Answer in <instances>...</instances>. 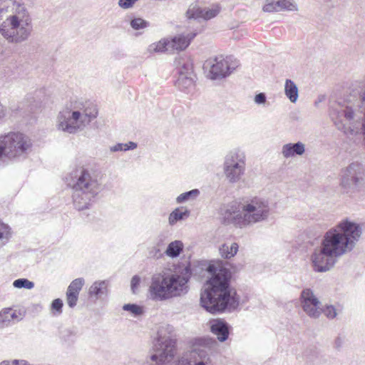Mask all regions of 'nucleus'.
Listing matches in <instances>:
<instances>
[{
  "mask_svg": "<svg viewBox=\"0 0 365 365\" xmlns=\"http://www.w3.org/2000/svg\"><path fill=\"white\" fill-rule=\"evenodd\" d=\"M212 277L207 282L208 287L200 294V304L208 312L217 314L232 312L240 305V297L230 287L232 273L225 267L217 269L214 265L207 267Z\"/></svg>",
  "mask_w": 365,
  "mask_h": 365,
  "instance_id": "f257e3e1",
  "label": "nucleus"
},
{
  "mask_svg": "<svg viewBox=\"0 0 365 365\" xmlns=\"http://www.w3.org/2000/svg\"><path fill=\"white\" fill-rule=\"evenodd\" d=\"M362 234L359 224L348 218L340 221L329 230L322 240L325 250L333 253L337 258L351 252L356 246Z\"/></svg>",
  "mask_w": 365,
  "mask_h": 365,
  "instance_id": "f03ea898",
  "label": "nucleus"
},
{
  "mask_svg": "<svg viewBox=\"0 0 365 365\" xmlns=\"http://www.w3.org/2000/svg\"><path fill=\"white\" fill-rule=\"evenodd\" d=\"M68 185L73 189V202L78 210L88 209L91 200L99 192L96 176L84 168H79L69 175Z\"/></svg>",
  "mask_w": 365,
  "mask_h": 365,
  "instance_id": "7ed1b4c3",
  "label": "nucleus"
},
{
  "mask_svg": "<svg viewBox=\"0 0 365 365\" xmlns=\"http://www.w3.org/2000/svg\"><path fill=\"white\" fill-rule=\"evenodd\" d=\"M31 21L26 6L20 3H14L13 14L0 25V34L10 43H21L26 41L31 34Z\"/></svg>",
  "mask_w": 365,
  "mask_h": 365,
  "instance_id": "20e7f679",
  "label": "nucleus"
},
{
  "mask_svg": "<svg viewBox=\"0 0 365 365\" xmlns=\"http://www.w3.org/2000/svg\"><path fill=\"white\" fill-rule=\"evenodd\" d=\"M189 279V276L178 274L168 276L154 275L149 288L151 299L155 301H164L187 293Z\"/></svg>",
  "mask_w": 365,
  "mask_h": 365,
  "instance_id": "39448f33",
  "label": "nucleus"
},
{
  "mask_svg": "<svg viewBox=\"0 0 365 365\" xmlns=\"http://www.w3.org/2000/svg\"><path fill=\"white\" fill-rule=\"evenodd\" d=\"M154 354L150 359L157 365H173L177 354V341L173 334V327L169 324L160 326L153 341Z\"/></svg>",
  "mask_w": 365,
  "mask_h": 365,
  "instance_id": "423d86ee",
  "label": "nucleus"
},
{
  "mask_svg": "<svg viewBox=\"0 0 365 365\" xmlns=\"http://www.w3.org/2000/svg\"><path fill=\"white\" fill-rule=\"evenodd\" d=\"M96 115V108L88 112L83 103L75 102L72 108H66L58 113L56 126L60 130L74 134L82 129L85 122H89Z\"/></svg>",
  "mask_w": 365,
  "mask_h": 365,
  "instance_id": "0eeeda50",
  "label": "nucleus"
},
{
  "mask_svg": "<svg viewBox=\"0 0 365 365\" xmlns=\"http://www.w3.org/2000/svg\"><path fill=\"white\" fill-rule=\"evenodd\" d=\"M31 145V139L21 133L0 135V161L25 158Z\"/></svg>",
  "mask_w": 365,
  "mask_h": 365,
  "instance_id": "6e6552de",
  "label": "nucleus"
},
{
  "mask_svg": "<svg viewBox=\"0 0 365 365\" xmlns=\"http://www.w3.org/2000/svg\"><path fill=\"white\" fill-rule=\"evenodd\" d=\"M242 215L235 218L238 227H242L266 220L270 212L268 200L255 197L242 205Z\"/></svg>",
  "mask_w": 365,
  "mask_h": 365,
  "instance_id": "1a4fd4ad",
  "label": "nucleus"
},
{
  "mask_svg": "<svg viewBox=\"0 0 365 365\" xmlns=\"http://www.w3.org/2000/svg\"><path fill=\"white\" fill-rule=\"evenodd\" d=\"M340 185L346 194L351 195L365 188V168L362 163L353 162L344 170Z\"/></svg>",
  "mask_w": 365,
  "mask_h": 365,
  "instance_id": "9d476101",
  "label": "nucleus"
},
{
  "mask_svg": "<svg viewBox=\"0 0 365 365\" xmlns=\"http://www.w3.org/2000/svg\"><path fill=\"white\" fill-rule=\"evenodd\" d=\"M245 156L240 150L230 152L225 157L224 170L231 182H237L245 171Z\"/></svg>",
  "mask_w": 365,
  "mask_h": 365,
  "instance_id": "9b49d317",
  "label": "nucleus"
},
{
  "mask_svg": "<svg viewBox=\"0 0 365 365\" xmlns=\"http://www.w3.org/2000/svg\"><path fill=\"white\" fill-rule=\"evenodd\" d=\"M206 65L210 67V76L212 80L230 76L238 66L237 62H232V56L223 58L222 56L207 60Z\"/></svg>",
  "mask_w": 365,
  "mask_h": 365,
  "instance_id": "f8f14e48",
  "label": "nucleus"
},
{
  "mask_svg": "<svg viewBox=\"0 0 365 365\" xmlns=\"http://www.w3.org/2000/svg\"><path fill=\"white\" fill-rule=\"evenodd\" d=\"M337 257L333 253H329L325 250L324 245H321L314 249L311 260L313 269L317 272H326L329 271L336 263Z\"/></svg>",
  "mask_w": 365,
  "mask_h": 365,
  "instance_id": "ddd939ff",
  "label": "nucleus"
},
{
  "mask_svg": "<svg viewBox=\"0 0 365 365\" xmlns=\"http://www.w3.org/2000/svg\"><path fill=\"white\" fill-rule=\"evenodd\" d=\"M301 305L304 312L312 318L319 317L322 310L319 308L320 302L310 289H304L300 294Z\"/></svg>",
  "mask_w": 365,
  "mask_h": 365,
  "instance_id": "4468645a",
  "label": "nucleus"
},
{
  "mask_svg": "<svg viewBox=\"0 0 365 365\" xmlns=\"http://www.w3.org/2000/svg\"><path fill=\"white\" fill-rule=\"evenodd\" d=\"M195 341L198 346L195 347L191 351L190 359L212 364L208 349H210L214 345L217 344L215 339L200 338Z\"/></svg>",
  "mask_w": 365,
  "mask_h": 365,
  "instance_id": "2eb2a0df",
  "label": "nucleus"
},
{
  "mask_svg": "<svg viewBox=\"0 0 365 365\" xmlns=\"http://www.w3.org/2000/svg\"><path fill=\"white\" fill-rule=\"evenodd\" d=\"M220 11V7L218 5H215L211 9H202L196 4H192L189 6L186 16L189 19H203L204 20H210L215 17Z\"/></svg>",
  "mask_w": 365,
  "mask_h": 365,
  "instance_id": "dca6fc26",
  "label": "nucleus"
},
{
  "mask_svg": "<svg viewBox=\"0 0 365 365\" xmlns=\"http://www.w3.org/2000/svg\"><path fill=\"white\" fill-rule=\"evenodd\" d=\"M197 33L190 32L181 34L169 38L170 53L184 51L190 44L192 40L196 36Z\"/></svg>",
  "mask_w": 365,
  "mask_h": 365,
  "instance_id": "f3484780",
  "label": "nucleus"
},
{
  "mask_svg": "<svg viewBox=\"0 0 365 365\" xmlns=\"http://www.w3.org/2000/svg\"><path fill=\"white\" fill-rule=\"evenodd\" d=\"M220 214L222 217L225 224L232 223L238 226L235 218L239 215H242V212H240L239 206L236 202H231L223 205L220 209Z\"/></svg>",
  "mask_w": 365,
  "mask_h": 365,
  "instance_id": "a211bd4d",
  "label": "nucleus"
},
{
  "mask_svg": "<svg viewBox=\"0 0 365 365\" xmlns=\"http://www.w3.org/2000/svg\"><path fill=\"white\" fill-rule=\"evenodd\" d=\"M108 280L95 281L88 289V297L95 300L106 297L108 294Z\"/></svg>",
  "mask_w": 365,
  "mask_h": 365,
  "instance_id": "6ab92c4d",
  "label": "nucleus"
},
{
  "mask_svg": "<svg viewBox=\"0 0 365 365\" xmlns=\"http://www.w3.org/2000/svg\"><path fill=\"white\" fill-rule=\"evenodd\" d=\"M230 325L222 319L214 320L210 326L211 331L217 336V339L221 341H225L229 336Z\"/></svg>",
  "mask_w": 365,
  "mask_h": 365,
  "instance_id": "aec40b11",
  "label": "nucleus"
},
{
  "mask_svg": "<svg viewBox=\"0 0 365 365\" xmlns=\"http://www.w3.org/2000/svg\"><path fill=\"white\" fill-rule=\"evenodd\" d=\"M305 152V145L302 142L284 144L282 148L284 158H289L295 155H302Z\"/></svg>",
  "mask_w": 365,
  "mask_h": 365,
  "instance_id": "412c9836",
  "label": "nucleus"
},
{
  "mask_svg": "<svg viewBox=\"0 0 365 365\" xmlns=\"http://www.w3.org/2000/svg\"><path fill=\"white\" fill-rule=\"evenodd\" d=\"M284 93L292 103H296L299 97L297 84L291 79H287L284 83Z\"/></svg>",
  "mask_w": 365,
  "mask_h": 365,
  "instance_id": "4be33fe9",
  "label": "nucleus"
},
{
  "mask_svg": "<svg viewBox=\"0 0 365 365\" xmlns=\"http://www.w3.org/2000/svg\"><path fill=\"white\" fill-rule=\"evenodd\" d=\"M15 311L11 308H4L0 312V329H4L10 324L11 320L17 319Z\"/></svg>",
  "mask_w": 365,
  "mask_h": 365,
  "instance_id": "5701e85b",
  "label": "nucleus"
},
{
  "mask_svg": "<svg viewBox=\"0 0 365 365\" xmlns=\"http://www.w3.org/2000/svg\"><path fill=\"white\" fill-rule=\"evenodd\" d=\"M238 244L232 242L231 245L223 244L219 249L220 254L225 259H230L234 257L238 251Z\"/></svg>",
  "mask_w": 365,
  "mask_h": 365,
  "instance_id": "b1692460",
  "label": "nucleus"
},
{
  "mask_svg": "<svg viewBox=\"0 0 365 365\" xmlns=\"http://www.w3.org/2000/svg\"><path fill=\"white\" fill-rule=\"evenodd\" d=\"M195 76H188L187 74L180 73L176 81V86L179 89L185 91L194 86Z\"/></svg>",
  "mask_w": 365,
  "mask_h": 365,
  "instance_id": "393cba45",
  "label": "nucleus"
},
{
  "mask_svg": "<svg viewBox=\"0 0 365 365\" xmlns=\"http://www.w3.org/2000/svg\"><path fill=\"white\" fill-rule=\"evenodd\" d=\"M182 250L183 243L180 240H175L168 245L165 253L170 257L175 258L180 256Z\"/></svg>",
  "mask_w": 365,
  "mask_h": 365,
  "instance_id": "a878e982",
  "label": "nucleus"
},
{
  "mask_svg": "<svg viewBox=\"0 0 365 365\" xmlns=\"http://www.w3.org/2000/svg\"><path fill=\"white\" fill-rule=\"evenodd\" d=\"M190 210L185 209L182 211L180 208H175L169 215L168 222L170 225H175L177 222L184 220L190 216Z\"/></svg>",
  "mask_w": 365,
  "mask_h": 365,
  "instance_id": "bb28decb",
  "label": "nucleus"
},
{
  "mask_svg": "<svg viewBox=\"0 0 365 365\" xmlns=\"http://www.w3.org/2000/svg\"><path fill=\"white\" fill-rule=\"evenodd\" d=\"M200 192L198 189H192L178 195L176 198V202L181 204L190 200H194L200 195Z\"/></svg>",
  "mask_w": 365,
  "mask_h": 365,
  "instance_id": "cd10ccee",
  "label": "nucleus"
},
{
  "mask_svg": "<svg viewBox=\"0 0 365 365\" xmlns=\"http://www.w3.org/2000/svg\"><path fill=\"white\" fill-rule=\"evenodd\" d=\"M12 235L11 227L0 220V243L6 245Z\"/></svg>",
  "mask_w": 365,
  "mask_h": 365,
  "instance_id": "c85d7f7f",
  "label": "nucleus"
},
{
  "mask_svg": "<svg viewBox=\"0 0 365 365\" xmlns=\"http://www.w3.org/2000/svg\"><path fill=\"white\" fill-rule=\"evenodd\" d=\"M169 38H165L159 41L157 43H153L149 46V51L154 52H170Z\"/></svg>",
  "mask_w": 365,
  "mask_h": 365,
  "instance_id": "c756f323",
  "label": "nucleus"
},
{
  "mask_svg": "<svg viewBox=\"0 0 365 365\" xmlns=\"http://www.w3.org/2000/svg\"><path fill=\"white\" fill-rule=\"evenodd\" d=\"M85 281L83 278H77L73 280L68 287L66 292H71L72 294L79 295Z\"/></svg>",
  "mask_w": 365,
  "mask_h": 365,
  "instance_id": "7c9ffc66",
  "label": "nucleus"
},
{
  "mask_svg": "<svg viewBox=\"0 0 365 365\" xmlns=\"http://www.w3.org/2000/svg\"><path fill=\"white\" fill-rule=\"evenodd\" d=\"M13 286L18 289L25 288L31 289L34 287V283L26 278H20L14 281Z\"/></svg>",
  "mask_w": 365,
  "mask_h": 365,
  "instance_id": "2f4dec72",
  "label": "nucleus"
},
{
  "mask_svg": "<svg viewBox=\"0 0 365 365\" xmlns=\"http://www.w3.org/2000/svg\"><path fill=\"white\" fill-rule=\"evenodd\" d=\"M123 309L125 311L130 312L135 317L140 316L143 314V308L135 304H125L123 307Z\"/></svg>",
  "mask_w": 365,
  "mask_h": 365,
  "instance_id": "473e14b6",
  "label": "nucleus"
},
{
  "mask_svg": "<svg viewBox=\"0 0 365 365\" xmlns=\"http://www.w3.org/2000/svg\"><path fill=\"white\" fill-rule=\"evenodd\" d=\"M277 6L279 11L281 10H289V11H297V5L290 1L289 0H277Z\"/></svg>",
  "mask_w": 365,
  "mask_h": 365,
  "instance_id": "72a5a7b5",
  "label": "nucleus"
},
{
  "mask_svg": "<svg viewBox=\"0 0 365 365\" xmlns=\"http://www.w3.org/2000/svg\"><path fill=\"white\" fill-rule=\"evenodd\" d=\"M130 26L135 30H139L149 26L150 23L142 18H134L130 21Z\"/></svg>",
  "mask_w": 365,
  "mask_h": 365,
  "instance_id": "f704fd0d",
  "label": "nucleus"
},
{
  "mask_svg": "<svg viewBox=\"0 0 365 365\" xmlns=\"http://www.w3.org/2000/svg\"><path fill=\"white\" fill-rule=\"evenodd\" d=\"M78 330L75 327L67 328L61 331V337L66 341H72L77 336Z\"/></svg>",
  "mask_w": 365,
  "mask_h": 365,
  "instance_id": "c9c22d12",
  "label": "nucleus"
},
{
  "mask_svg": "<svg viewBox=\"0 0 365 365\" xmlns=\"http://www.w3.org/2000/svg\"><path fill=\"white\" fill-rule=\"evenodd\" d=\"M63 301L61 299L58 298L52 301L51 308L52 310L55 311L54 314L60 315L63 312Z\"/></svg>",
  "mask_w": 365,
  "mask_h": 365,
  "instance_id": "e433bc0d",
  "label": "nucleus"
},
{
  "mask_svg": "<svg viewBox=\"0 0 365 365\" xmlns=\"http://www.w3.org/2000/svg\"><path fill=\"white\" fill-rule=\"evenodd\" d=\"M264 12H277L279 11L277 1L273 0H267L266 4L263 6Z\"/></svg>",
  "mask_w": 365,
  "mask_h": 365,
  "instance_id": "4c0bfd02",
  "label": "nucleus"
},
{
  "mask_svg": "<svg viewBox=\"0 0 365 365\" xmlns=\"http://www.w3.org/2000/svg\"><path fill=\"white\" fill-rule=\"evenodd\" d=\"M322 312L329 319H334L337 315L336 310L332 305H326L322 309Z\"/></svg>",
  "mask_w": 365,
  "mask_h": 365,
  "instance_id": "58836bf2",
  "label": "nucleus"
},
{
  "mask_svg": "<svg viewBox=\"0 0 365 365\" xmlns=\"http://www.w3.org/2000/svg\"><path fill=\"white\" fill-rule=\"evenodd\" d=\"M66 302L70 308H73L76 306L78 299V295L72 294L71 292H66Z\"/></svg>",
  "mask_w": 365,
  "mask_h": 365,
  "instance_id": "ea45409f",
  "label": "nucleus"
},
{
  "mask_svg": "<svg viewBox=\"0 0 365 365\" xmlns=\"http://www.w3.org/2000/svg\"><path fill=\"white\" fill-rule=\"evenodd\" d=\"M139 0H118V5L123 9L132 8Z\"/></svg>",
  "mask_w": 365,
  "mask_h": 365,
  "instance_id": "a19ab883",
  "label": "nucleus"
},
{
  "mask_svg": "<svg viewBox=\"0 0 365 365\" xmlns=\"http://www.w3.org/2000/svg\"><path fill=\"white\" fill-rule=\"evenodd\" d=\"M187 74L188 76H195L192 71V66L190 63H184L180 68L179 74Z\"/></svg>",
  "mask_w": 365,
  "mask_h": 365,
  "instance_id": "79ce46f5",
  "label": "nucleus"
},
{
  "mask_svg": "<svg viewBox=\"0 0 365 365\" xmlns=\"http://www.w3.org/2000/svg\"><path fill=\"white\" fill-rule=\"evenodd\" d=\"M140 282V278L138 275H134L130 282V287L133 293H135V289L138 288Z\"/></svg>",
  "mask_w": 365,
  "mask_h": 365,
  "instance_id": "37998d69",
  "label": "nucleus"
},
{
  "mask_svg": "<svg viewBox=\"0 0 365 365\" xmlns=\"http://www.w3.org/2000/svg\"><path fill=\"white\" fill-rule=\"evenodd\" d=\"M266 95L264 93H259L257 94L255 97V102L257 104H263L266 102Z\"/></svg>",
  "mask_w": 365,
  "mask_h": 365,
  "instance_id": "c03bdc74",
  "label": "nucleus"
},
{
  "mask_svg": "<svg viewBox=\"0 0 365 365\" xmlns=\"http://www.w3.org/2000/svg\"><path fill=\"white\" fill-rule=\"evenodd\" d=\"M125 145L124 143H117L110 147V151L113 153L118 151H125Z\"/></svg>",
  "mask_w": 365,
  "mask_h": 365,
  "instance_id": "a18cd8bd",
  "label": "nucleus"
},
{
  "mask_svg": "<svg viewBox=\"0 0 365 365\" xmlns=\"http://www.w3.org/2000/svg\"><path fill=\"white\" fill-rule=\"evenodd\" d=\"M344 341V338L341 336H338L334 340V347L337 350H340L343 346Z\"/></svg>",
  "mask_w": 365,
  "mask_h": 365,
  "instance_id": "49530a36",
  "label": "nucleus"
},
{
  "mask_svg": "<svg viewBox=\"0 0 365 365\" xmlns=\"http://www.w3.org/2000/svg\"><path fill=\"white\" fill-rule=\"evenodd\" d=\"M187 365H212L210 364L205 363V361H196L190 359L189 361L187 360Z\"/></svg>",
  "mask_w": 365,
  "mask_h": 365,
  "instance_id": "de8ad7c7",
  "label": "nucleus"
},
{
  "mask_svg": "<svg viewBox=\"0 0 365 365\" xmlns=\"http://www.w3.org/2000/svg\"><path fill=\"white\" fill-rule=\"evenodd\" d=\"M124 144L125 145V151L129 150H134L138 146L136 143H134L132 141H130V142H128L127 143H124Z\"/></svg>",
  "mask_w": 365,
  "mask_h": 365,
  "instance_id": "09e8293b",
  "label": "nucleus"
},
{
  "mask_svg": "<svg viewBox=\"0 0 365 365\" xmlns=\"http://www.w3.org/2000/svg\"><path fill=\"white\" fill-rule=\"evenodd\" d=\"M173 365H187V359L181 358L178 360H174Z\"/></svg>",
  "mask_w": 365,
  "mask_h": 365,
  "instance_id": "8fccbe9b",
  "label": "nucleus"
},
{
  "mask_svg": "<svg viewBox=\"0 0 365 365\" xmlns=\"http://www.w3.org/2000/svg\"><path fill=\"white\" fill-rule=\"evenodd\" d=\"M6 115V108L5 107L0 103V120L4 118Z\"/></svg>",
  "mask_w": 365,
  "mask_h": 365,
  "instance_id": "3c124183",
  "label": "nucleus"
},
{
  "mask_svg": "<svg viewBox=\"0 0 365 365\" xmlns=\"http://www.w3.org/2000/svg\"><path fill=\"white\" fill-rule=\"evenodd\" d=\"M163 241H164V237L163 235L158 236L157 238L156 245L158 247L164 245Z\"/></svg>",
  "mask_w": 365,
  "mask_h": 365,
  "instance_id": "603ef678",
  "label": "nucleus"
},
{
  "mask_svg": "<svg viewBox=\"0 0 365 365\" xmlns=\"http://www.w3.org/2000/svg\"><path fill=\"white\" fill-rule=\"evenodd\" d=\"M14 365H29V364L24 360H13Z\"/></svg>",
  "mask_w": 365,
  "mask_h": 365,
  "instance_id": "864d4df0",
  "label": "nucleus"
},
{
  "mask_svg": "<svg viewBox=\"0 0 365 365\" xmlns=\"http://www.w3.org/2000/svg\"><path fill=\"white\" fill-rule=\"evenodd\" d=\"M0 365H14L13 361H3Z\"/></svg>",
  "mask_w": 365,
  "mask_h": 365,
  "instance_id": "5fc2aeb1",
  "label": "nucleus"
},
{
  "mask_svg": "<svg viewBox=\"0 0 365 365\" xmlns=\"http://www.w3.org/2000/svg\"><path fill=\"white\" fill-rule=\"evenodd\" d=\"M7 0H0V5L3 3H6ZM4 10V7L0 8V11H3Z\"/></svg>",
  "mask_w": 365,
  "mask_h": 365,
  "instance_id": "6e6d98bb",
  "label": "nucleus"
},
{
  "mask_svg": "<svg viewBox=\"0 0 365 365\" xmlns=\"http://www.w3.org/2000/svg\"><path fill=\"white\" fill-rule=\"evenodd\" d=\"M156 252H160V250H159V249H156Z\"/></svg>",
  "mask_w": 365,
  "mask_h": 365,
  "instance_id": "4d7b16f0",
  "label": "nucleus"
}]
</instances>
